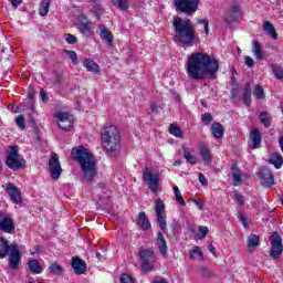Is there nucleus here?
<instances>
[{"instance_id": "obj_1", "label": "nucleus", "mask_w": 283, "mask_h": 283, "mask_svg": "<svg viewBox=\"0 0 283 283\" xmlns=\"http://www.w3.org/2000/svg\"><path fill=\"white\" fill-rule=\"evenodd\" d=\"M220 70L218 60L205 52H197L188 57L186 72L191 81H205L206 76L216 78V73Z\"/></svg>"}, {"instance_id": "obj_2", "label": "nucleus", "mask_w": 283, "mask_h": 283, "mask_svg": "<svg viewBox=\"0 0 283 283\" xmlns=\"http://www.w3.org/2000/svg\"><path fill=\"white\" fill-rule=\"evenodd\" d=\"M73 160L78 163L84 180L92 182L96 177V159L90 150L83 146L73 148L71 151Z\"/></svg>"}, {"instance_id": "obj_3", "label": "nucleus", "mask_w": 283, "mask_h": 283, "mask_svg": "<svg viewBox=\"0 0 283 283\" xmlns=\"http://www.w3.org/2000/svg\"><path fill=\"white\" fill-rule=\"evenodd\" d=\"M172 28L175 30L176 43H181V45H192L195 43L197 38L196 25L189 19L175 17Z\"/></svg>"}, {"instance_id": "obj_4", "label": "nucleus", "mask_w": 283, "mask_h": 283, "mask_svg": "<svg viewBox=\"0 0 283 283\" xmlns=\"http://www.w3.org/2000/svg\"><path fill=\"white\" fill-rule=\"evenodd\" d=\"M102 145L108 156H116L120 149V133L112 124H106L102 130Z\"/></svg>"}, {"instance_id": "obj_5", "label": "nucleus", "mask_w": 283, "mask_h": 283, "mask_svg": "<svg viewBox=\"0 0 283 283\" xmlns=\"http://www.w3.org/2000/svg\"><path fill=\"white\" fill-rule=\"evenodd\" d=\"M7 167L13 171H19V169H24L25 159L19 155V146H11L7 153Z\"/></svg>"}, {"instance_id": "obj_6", "label": "nucleus", "mask_w": 283, "mask_h": 283, "mask_svg": "<svg viewBox=\"0 0 283 283\" xmlns=\"http://www.w3.org/2000/svg\"><path fill=\"white\" fill-rule=\"evenodd\" d=\"M175 9L178 14H196L198 12V7L200 6V0H174Z\"/></svg>"}, {"instance_id": "obj_7", "label": "nucleus", "mask_w": 283, "mask_h": 283, "mask_svg": "<svg viewBox=\"0 0 283 283\" xmlns=\"http://www.w3.org/2000/svg\"><path fill=\"white\" fill-rule=\"evenodd\" d=\"M143 180L153 193H158V182H160V174L146 168L143 172Z\"/></svg>"}, {"instance_id": "obj_8", "label": "nucleus", "mask_w": 283, "mask_h": 283, "mask_svg": "<svg viewBox=\"0 0 283 283\" xmlns=\"http://www.w3.org/2000/svg\"><path fill=\"white\" fill-rule=\"evenodd\" d=\"M76 28L78 32L83 34V36H94V22L87 19V15H85L84 13H80L77 15Z\"/></svg>"}, {"instance_id": "obj_9", "label": "nucleus", "mask_w": 283, "mask_h": 283, "mask_svg": "<svg viewBox=\"0 0 283 283\" xmlns=\"http://www.w3.org/2000/svg\"><path fill=\"white\" fill-rule=\"evenodd\" d=\"M155 213L157 216V224L161 231H167V211L165 210V202L161 199L155 201Z\"/></svg>"}, {"instance_id": "obj_10", "label": "nucleus", "mask_w": 283, "mask_h": 283, "mask_svg": "<svg viewBox=\"0 0 283 283\" xmlns=\"http://www.w3.org/2000/svg\"><path fill=\"white\" fill-rule=\"evenodd\" d=\"M54 118L57 120V126L63 132H70L74 127V116L65 112H56Z\"/></svg>"}, {"instance_id": "obj_11", "label": "nucleus", "mask_w": 283, "mask_h": 283, "mask_svg": "<svg viewBox=\"0 0 283 283\" xmlns=\"http://www.w3.org/2000/svg\"><path fill=\"white\" fill-rule=\"evenodd\" d=\"M49 171L53 180H59V178H61L63 168H61V161H59V155L56 153L51 154V158L49 160Z\"/></svg>"}, {"instance_id": "obj_12", "label": "nucleus", "mask_w": 283, "mask_h": 283, "mask_svg": "<svg viewBox=\"0 0 283 283\" xmlns=\"http://www.w3.org/2000/svg\"><path fill=\"white\" fill-rule=\"evenodd\" d=\"M270 242H271V247H272V249L270 251V255H271V258H273V260H277V258H280V255H282V251H283L282 237H280V234L274 232L270 237Z\"/></svg>"}, {"instance_id": "obj_13", "label": "nucleus", "mask_w": 283, "mask_h": 283, "mask_svg": "<svg viewBox=\"0 0 283 283\" xmlns=\"http://www.w3.org/2000/svg\"><path fill=\"white\" fill-rule=\"evenodd\" d=\"M9 253V266L11 269H19L21 262V247L17 243L10 244Z\"/></svg>"}, {"instance_id": "obj_14", "label": "nucleus", "mask_w": 283, "mask_h": 283, "mask_svg": "<svg viewBox=\"0 0 283 283\" xmlns=\"http://www.w3.org/2000/svg\"><path fill=\"white\" fill-rule=\"evenodd\" d=\"M242 11L240 10V4L233 3L224 14L226 25H231V23H235V21H238V19H240Z\"/></svg>"}, {"instance_id": "obj_15", "label": "nucleus", "mask_w": 283, "mask_h": 283, "mask_svg": "<svg viewBox=\"0 0 283 283\" xmlns=\"http://www.w3.org/2000/svg\"><path fill=\"white\" fill-rule=\"evenodd\" d=\"M4 189L13 205H21L23 198L21 197V190L19 189V187H17L12 182H8Z\"/></svg>"}, {"instance_id": "obj_16", "label": "nucleus", "mask_w": 283, "mask_h": 283, "mask_svg": "<svg viewBox=\"0 0 283 283\" xmlns=\"http://www.w3.org/2000/svg\"><path fill=\"white\" fill-rule=\"evenodd\" d=\"M15 229L17 228L12 218L3 217V212H0V231H3V233L12 234L14 233Z\"/></svg>"}, {"instance_id": "obj_17", "label": "nucleus", "mask_w": 283, "mask_h": 283, "mask_svg": "<svg viewBox=\"0 0 283 283\" xmlns=\"http://www.w3.org/2000/svg\"><path fill=\"white\" fill-rule=\"evenodd\" d=\"M71 266L76 275H83L87 271V264L78 256L72 258Z\"/></svg>"}, {"instance_id": "obj_18", "label": "nucleus", "mask_w": 283, "mask_h": 283, "mask_svg": "<svg viewBox=\"0 0 283 283\" xmlns=\"http://www.w3.org/2000/svg\"><path fill=\"white\" fill-rule=\"evenodd\" d=\"M251 149H260L262 145V134L258 128H253L250 133Z\"/></svg>"}, {"instance_id": "obj_19", "label": "nucleus", "mask_w": 283, "mask_h": 283, "mask_svg": "<svg viewBox=\"0 0 283 283\" xmlns=\"http://www.w3.org/2000/svg\"><path fill=\"white\" fill-rule=\"evenodd\" d=\"M260 178L264 187H271L274 182L273 174H271V170L266 167L261 168Z\"/></svg>"}, {"instance_id": "obj_20", "label": "nucleus", "mask_w": 283, "mask_h": 283, "mask_svg": "<svg viewBox=\"0 0 283 283\" xmlns=\"http://www.w3.org/2000/svg\"><path fill=\"white\" fill-rule=\"evenodd\" d=\"M99 38L102 41H105L109 48H114V35H112V31L106 29L105 25H99Z\"/></svg>"}, {"instance_id": "obj_21", "label": "nucleus", "mask_w": 283, "mask_h": 283, "mask_svg": "<svg viewBox=\"0 0 283 283\" xmlns=\"http://www.w3.org/2000/svg\"><path fill=\"white\" fill-rule=\"evenodd\" d=\"M199 155L201 156V158L206 165H210L211 160H213L211 150L205 144L199 145Z\"/></svg>"}, {"instance_id": "obj_22", "label": "nucleus", "mask_w": 283, "mask_h": 283, "mask_svg": "<svg viewBox=\"0 0 283 283\" xmlns=\"http://www.w3.org/2000/svg\"><path fill=\"white\" fill-rule=\"evenodd\" d=\"M231 176L234 187H240L242 185V171L238 168V164L232 166Z\"/></svg>"}, {"instance_id": "obj_23", "label": "nucleus", "mask_w": 283, "mask_h": 283, "mask_svg": "<svg viewBox=\"0 0 283 283\" xmlns=\"http://www.w3.org/2000/svg\"><path fill=\"white\" fill-rule=\"evenodd\" d=\"M137 224L143 229V231H147L151 229V223L149 222V219L147 218V214L145 212H139L137 218Z\"/></svg>"}, {"instance_id": "obj_24", "label": "nucleus", "mask_w": 283, "mask_h": 283, "mask_svg": "<svg viewBox=\"0 0 283 283\" xmlns=\"http://www.w3.org/2000/svg\"><path fill=\"white\" fill-rule=\"evenodd\" d=\"M156 244L159 249V253H161V255H167V240H165L163 232L157 233Z\"/></svg>"}, {"instance_id": "obj_25", "label": "nucleus", "mask_w": 283, "mask_h": 283, "mask_svg": "<svg viewBox=\"0 0 283 283\" xmlns=\"http://www.w3.org/2000/svg\"><path fill=\"white\" fill-rule=\"evenodd\" d=\"M252 54H254L258 61H264V51H262V46L258 40L252 41Z\"/></svg>"}, {"instance_id": "obj_26", "label": "nucleus", "mask_w": 283, "mask_h": 283, "mask_svg": "<svg viewBox=\"0 0 283 283\" xmlns=\"http://www.w3.org/2000/svg\"><path fill=\"white\" fill-rule=\"evenodd\" d=\"M84 67H86L87 72H93V74H101V66L94 62L92 59H86L84 61Z\"/></svg>"}, {"instance_id": "obj_27", "label": "nucleus", "mask_w": 283, "mask_h": 283, "mask_svg": "<svg viewBox=\"0 0 283 283\" xmlns=\"http://www.w3.org/2000/svg\"><path fill=\"white\" fill-rule=\"evenodd\" d=\"M184 158L189 165H198V157H196L188 147L184 148Z\"/></svg>"}, {"instance_id": "obj_28", "label": "nucleus", "mask_w": 283, "mask_h": 283, "mask_svg": "<svg viewBox=\"0 0 283 283\" xmlns=\"http://www.w3.org/2000/svg\"><path fill=\"white\" fill-rule=\"evenodd\" d=\"M8 253H10V244L8 241L0 237V259L8 258Z\"/></svg>"}, {"instance_id": "obj_29", "label": "nucleus", "mask_w": 283, "mask_h": 283, "mask_svg": "<svg viewBox=\"0 0 283 283\" xmlns=\"http://www.w3.org/2000/svg\"><path fill=\"white\" fill-rule=\"evenodd\" d=\"M255 247H260V237L256 234H250L248 238V249L253 253L255 251Z\"/></svg>"}, {"instance_id": "obj_30", "label": "nucleus", "mask_w": 283, "mask_h": 283, "mask_svg": "<svg viewBox=\"0 0 283 283\" xmlns=\"http://www.w3.org/2000/svg\"><path fill=\"white\" fill-rule=\"evenodd\" d=\"M270 164L274 165L275 169H281L283 165L282 155L275 153L270 157Z\"/></svg>"}, {"instance_id": "obj_31", "label": "nucleus", "mask_w": 283, "mask_h": 283, "mask_svg": "<svg viewBox=\"0 0 283 283\" xmlns=\"http://www.w3.org/2000/svg\"><path fill=\"white\" fill-rule=\"evenodd\" d=\"M29 270L35 275H39V273L43 272V268L41 266V264H39V261L34 259L29 261Z\"/></svg>"}, {"instance_id": "obj_32", "label": "nucleus", "mask_w": 283, "mask_h": 283, "mask_svg": "<svg viewBox=\"0 0 283 283\" xmlns=\"http://www.w3.org/2000/svg\"><path fill=\"white\" fill-rule=\"evenodd\" d=\"M113 6L123 12L129 10V0H112Z\"/></svg>"}, {"instance_id": "obj_33", "label": "nucleus", "mask_w": 283, "mask_h": 283, "mask_svg": "<svg viewBox=\"0 0 283 283\" xmlns=\"http://www.w3.org/2000/svg\"><path fill=\"white\" fill-rule=\"evenodd\" d=\"M263 30L265 32H268V34L270 36H272V39H274V40L277 39V33L275 32V27H273V24L270 21H265L263 23Z\"/></svg>"}, {"instance_id": "obj_34", "label": "nucleus", "mask_w": 283, "mask_h": 283, "mask_svg": "<svg viewBox=\"0 0 283 283\" xmlns=\"http://www.w3.org/2000/svg\"><path fill=\"white\" fill-rule=\"evenodd\" d=\"M190 260H205V254L202 253V249H200V247H195L191 249Z\"/></svg>"}, {"instance_id": "obj_35", "label": "nucleus", "mask_w": 283, "mask_h": 283, "mask_svg": "<svg viewBox=\"0 0 283 283\" xmlns=\"http://www.w3.org/2000/svg\"><path fill=\"white\" fill-rule=\"evenodd\" d=\"M63 271L64 269L57 262H53L49 266V272L52 273L53 275H63Z\"/></svg>"}, {"instance_id": "obj_36", "label": "nucleus", "mask_w": 283, "mask_h": 283, "mask_svg": "<svg viewBox=\"0 0 283 283\" xmlns=\"http://www.w3.org/2000/svg\"><path fill=\"white\" fill-rule=\"evenodd\" d=\"M50 12V0H43L40 4L39 14L40 17H48Z\"/></svg>"}, {"instance_id": "obj_37", "label": "nucleus", "mask_w": 283, "mask_h": 283, "mask_svg": "<svg viewBox=\"0 0 283 283\" xmlns=\"http://www.w3.org/2000/svg\"><path fill=\"white\" fill-rule=\"evenodd\" d=\"M142 262L154 260V250H143L139 252Z\"/></svg>"}, {"instance_id": "obj_38", "label": "nucleus", "mask_w": 283, "mask_h": 283, "mask_svg": "<svg viewBox=\"0 0 283 283\" xmlns=\"http://www.w3.org/2000/svg\"><path fill=\"white\" fill-rule=\"evenodd\" d=\"M198 25H201V34H206L208 36L209 34V20L207 19H198L197 20Z\"/></svg>"}, {"instance_id": "obj_39", "label": "nucleus", "mask_w": 283, "mask_h": 283, "mask_svg": "<svg viewBox=\"0 0 283 283\" xmlns=\"http://www.w3.org/2000/svg\"><path fill=\"white\" fill-rule=\"evenodd\" d=\"M243 102L245 103L247 107H251V84L250 83L245 85Z\"/></svg>"}, {"instance_id": "obj_40", "label": "nucleus", "mask_w": 283, "mask_h": 283, "mask_svg": "<svg viewBox=\"0 0 283 283\" xmlns=\"http://www.w3.org/2000/svg\"><path fill=\"white\" fill-rule=\"evenodd\" d=\"M175 191V199L177 200L178 205H181V207H187V202H185V199L182 198V192H180V189L178 186L174 187Z\"/></svg>"}, {"instance_id": "obj_41", "label": "nucleus", "mask_w": 283, "mask_h": 283, "mask_svg": "<svg viewBox=\"0 0 283 283\" xmlns=\"http://www.w3.org/2000/svg\"><path fill=\"white\" fill-rule=\"evenodd\" d=\"M169 134H171L172 136H176V138H182V129H180V127H178V125L176 124H171L169 126Z\"/></svg>"}, {"instance_id": "obj_42", "label": "nucleus", "mask_w": 283, "mask_h": 283, "mask_svg": "<svg viewBox=\"0 0 283 283\" xmlns=\"http://www.w3.org/2000/svg\"><path fill=\"white\" fill-rule=\"evenodd\" d=\"M212 134L214 138H222L224 134V129L222 128V125L220 124H213L212 125Z\"/></svg>"}, {"instance_id": "obj_43", "label": "nucleus", "mask_w": 283, "mask_h": 283, "mask_svg": "<svg viewBox=\"0 0 283 283\" xmlns=\"http://www.w3.org/2000/svg\"><path fill=\"white\" fill-rule=\"evenodd\" d=\"M142 271L144 273H149V271H154V260H151V261H142Z\"/></svg>"}, {"instance_id": "obj_44", "label": "nucleus", "mask_w": 283, "mask_h": 283, "mask_svg": "<svg viewBox=\"0 0 283 283\" xmlns=\"http://www.w3.org/2000/svg\"><path fill=\"white\" fill-rule=\"evenodd\" d=\"M208 234H209V228L206 226H201L199 228V233L196 235V239L203 240V238H207Z\"/></svg>"}, {"instance_id": "obj_45", "label": "nucleus", "mask_w": 283, "mask_h": 283, "mask_svg": "<svg viewBox=\"0 0 283 283\" xmlns=\"http://www.w3.org/2000/svg\"><path fill=\"white\" fill-rule=\"evenodd\" d=\"M253 96L258 99L264 98V88H262L260 85H256L253 91Z\"/></svg>"}, {"instance_id": "obj_46", "label": "nucleus", "mask_w": 283, "mask_h": 283, "mask_svg": "<svg viewBox=\"0 0 283 283\" xmlns=\"http://www.w3.org/2000/svg\"><path fill=\"white\" fill-rule=\"evenodd\" d=\"M261 123L264 125V127H269L271 125V117L266 113H261L259 116Z\"/></svg>"}, {"instance_id": "obj_47", "label": "nucleus", "mask_w": 283, "mask_h": 283, "mask_svg": "<svg viewBox=\"0 0 283 283\" xmlns=\"http://www.w3.org/2000/svg\"><path fill=\"white\" fill-rule=\"evenodd\" d=\"M65 54L71 59L73 65H78V56L74 51H65Z\"/></svg>"}, {"instance_id": "obj_48", "label": "nucleus", "mask_w": 283, "mask_h": 283, "mask_svg": "<svg viewBox=\"0 0 283 283\" xmlns=\"http://www.w3.org/2000/svg\"><path fill=\"white\" fill-rule=\"evenodd\" d=\"M15 123L19 129H25V117L23 115H19L15 119Z\"/></svg>"}, {"instance_id": "obj_49", "label": "nucleus", "mask_w": 283, "mask_h": 283, "mask_svg": "<svg viewBox=\"0 0 283 283\" xmlns=\"http://www.w3.org/2000/svg\"><path fill=\"white\" fill-rule=\"evenodd\" d=\"M272 72L276 78H283V70L277 65H272Z\"/></svg>"}, {"instance_id": "obj_50", "label": "nucleus", "mask_w": 283, "mask_h": 283, "mask_svg": "<svg viewBox=\"0 0 283 283\" xmlns=\"http://www.w3.org/2000/svg\"><path fill=\"white\" fill-rule=\"evenodd\" d=\"M120 283H135L134 279L129 276L128 274H122L119 277Z\"/></svg>"}, {"instance_id": "obj_51", "label": "nucleus", "mask_w": 283, "mask_h": 283, "mask_svg": "<svg viewBox=\"0 0 283 283\" xmlns=\"http://www.w3.org/2000/svg\"><path fill=\"white\" fill-rule=\"evenodd\" d=\"M64 39L66 41V43H69L70 45H74V43H76V36L67 33L64 35Z\"/></svg>"}, {"instance_id": "obj_52", "label": "nucleus", "mask_w": 283, "mask_h": 283, "mask_svg": "<svg viewBox=\"0 0 283 283\" xmlns=\"http://www.w3.org/2000/svg\"><path fill=\"white\" fill-rule=\"evenodd\" d=\"M201 120H202V123H206V125H209V123H211V120H213V117L211 116V114L206 113L201 116Z\"/></svg>"}, {"instance_id": "obj_53", "label": "nucleus", "mask_w": 283, "mask_h": 283, "mask_svg": "<svg viewBox=\"0 0 283 283\" xmlns=\"http://www.w3.org/2000/svg\"><path fill=\"white\" fill-rule=\"evenodd\" d=\"M92 12H94L95 17H101L103 14V8L99 7V4H95L92 9Z\"/></svg>"}, {"instance_id": "obj_54", "label": "nucleus", "mask_w": 283, "mask_h": 283, "mask_svg": "<svg viewBox=\"0 0 283 283\" xmlns=\"http://www.w3.org/2000/svg\"><path fill=\"white\" fill-rule=\"evenodd\" d=\"M234 200L242 207L244 205V197L241 193H234Z\"/></svg>"}, {"instance_id": "obj_55", "label": "nucleus", "mask_w": 283, "mask_h": 283, "mask_svg": "<svg viewBox=\"0 0 283 283\" xmlns=\"http://www.w3.org/2000/svg\"><path fill=\"white\" fill-rule=\"evenodd\" d=\"M199 182L203 186L209 185V180L205 178V175L202 172H199Z\"/></svg>"}, {"instance_id": "obj_56", "label": "nucleus", "mask_w": 283, "mask_h": 283, "mask_svg": "<svg viewBox=\"0 0 283 283\" xmlns=\"http://www.w3.org/2000/svg\"><path fill=\"white\" fill-rule=\"evenodd\" d=\"M245 65L248 66V67H253V65H254V61H253V57H251V56H245Z\"/></svg>"}, {"instance_id": "obj_57", "label": "nucleus", "mask_w": 283, "mask_h": 283, "mask_svg": "<svg viewBox=\"0 0 283 283\" xmlns=\"http://www.w3.org/2000/svg\"><path fill=\"white\" fill-rule=\"evenodd\" d=\"M192 202H195V205L198 207L199 211H202V209H205V203H202V201H200L198 199H192Z\"/></svg>"}, {"instance_id": "obj_58", "label": "nucleus", "mask_w": 283, "mask_h": 283, "mask_svg": "<svg viewBox=\"0 0 283 283\" xmlns=\"http://www.w3.org/2000/svg\"><path fill=\"white\" fill-rule=\"evenodd\" d=\"M9 1L15 10H17V8H19V6H21V3H23V0H9Z\"/></svg>"}, {"instance_id": "obj_59", "label": "nucleus", "mask_w": 283, "mask_h": 283, "mask_svg": "<svg viewBox=\"0 0 283 283\" xmlns=\"http://www.w3.org/2000/svg\"><path fill=\"white\" fill-rule=\"evenodd\" d=\"M155 283H169V282H167V279H163V277L158 276L155 279Z\"/></svg>"}, {"instance_id": "obj_60", "label": "nucleus", "mask_w": 283, "mask_h": 283, "mask_svg": "<svg viewBox=\"0 0 283 283\" xmlns=\"http://www.w3.org/2000/svg\"><path fill=\"white\" fill-rule=\"evenodd\" d=\"M40 96H41L43 103H45V101H48V95H45V92H44V91H41V92H40Z\"/></svg>"}, {"instance_id": "obj_61", "label": "nucleus", "mask_w": 283, "mask_h": 283, "mask_svg": "<svg viewBox=\"0 0 283 283\" xmlns=\"http://www.w3.org/2000/svg\"><path fill=\"white\" fill-rule=\"evenodd\" d=\"M150 109L151 112H158V104L156 103L150 104Z\"/></svg>"}, {"instance_id": "obj_62", "label": "nucleus", "mask_w": 283, "mask_h": 283, "mask_svg": "<svg viewBox=\"0 0 283 283\" xmlns=\"http://www.w3.org/2000/svg\"><path fill=\"white\" fill-rule=\"evenodd\" d=\"M239 220L242 222L243 227L247 228V219L244 218V216H239Z\"/></svg>"}, {"instance_id": "obj_63", "label": "nucleus", "mask_w": 283, "mask_h": 283, "mask_svg": "<svg viewBox=\"0 0 283 283\" xmlns=\"http://www.w3.org/2000/svg\"><path fill=\"white\" fill-rule=\"evenodd\" d=\"M209 251L212 255H216V247H213L212 243L209 245Z\"/></svg>"}, {"instance_id": "obj_64", "label": "nucleus", "mask_w": 283, "mask_h": 283, "mask_svg": "<svg viewBox=\"0 0 283 283\" xmlns=\"http://www.w3.org/2000/svg\"><path fill=\"white\" fill-rule=\"evenodd\" d=\"M180 165H182V161L180 159L175 160V163H174L175 167H178Z\"/></svg>"}]
</instances>
